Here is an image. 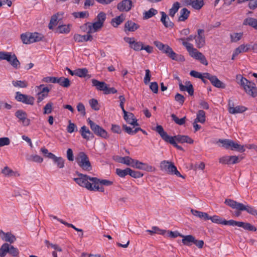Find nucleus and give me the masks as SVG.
Listing matches in <instances>:
<instances>
[{
	"label": "nucleus",
	"instance_id": "9",
	"mask_svg": "<svg viewBox=\"0 0 257 257\" xmlns=\"http://www.w3.org/2000/svg\"><path fill=\"white\" fill-rule=\"evenodd\" d=\"M218 142L222 144V147L226 149H230L233 151H237L242 153L245 151L244 146L236 143L234 141L228 139H219Z\"/></svg>",
	"mask_w": 257,
	"mask_h": 257
},
{
	"label": "nucleus",
	"instance_id": "26",
	"mask_svg": "<svg viewBox=\"0 0 257 257\" xmlns=\"http://www.w3.org/2000/svg\"><path fill=\"white\" fill-rule=\"evenodd\" d=\"M91 33H88L87 32V35H81L79 34H75L74 35V39L75 41L78 42H83L87 41H92L93 37L91 35Z\"/></svg>",
	"mask_w": 257,
	"mask_h": 257
},
{
	"label": "nucleus",
	"instance_id": "45",
	"mask_svg": "<svg viewBox=\"0 0 257 257\" xmlns=\"http://www.w3.org/2000/svg\"><path fill=\"white\" fill-rule=\"evenodd\" d=\"M180 7V3L179 2H176L174 3L172 7L169 10V15L171 17L173 18L176 13L178 12Z\"/></svg>",
	"mask_w": 257,
	"mask_h": 257
},
{
	"label": "nucleus",
	"instance_id": "42",
	"mask_svg": "<svg viewBox=\"0 0 257 257\" xmlns=\"http://www.w3.org/2000/svg\"><path fill=\"white\" fill-rule=\"evenodd\" d=\"M56 83H58L60 85L66 88L70 86V81L68 78L64 77H57Z\"/></svg>",
	"mask_w": 257,
	"mask_h": 257
},
{
	"label": "nucleus",
	"instance_id": "46",
	"mask_svg": "<svg viewBox=\"0 0 257 257\" xmlns=\"http://www.w3.org/2000/svg\"><path fill=\"white\" fill-rule=\"evenodd\" d=\"M122 128L126 133L130 135H134L140 130H142V128L140 127H136L135 130H133L131 127L127 126L126 124H123Z\"/></svg>",
	"mask_w": 257,
	"mask_h": 257
},
{
	"label": "nucleus",
	"instance_id": "6",
	"mask_svg": "<svg viewBox=\"0 0 257 257\" xmlns=\"http://www.w3.org/2000/svg\"><path fill=\"white\" fill-rule=\"evenodd\" d=\"M160 169L164 172L171 175H175L177 177L185 178L184 176L182 175L177 170L176 167L173 163L168 161H163L160 163Z\"/></svg>",
	"mask_w": 257,
	"mask_h": 257
},
{
	"label": "nucleus",
	"instance_id": "37",
	"mask_svg": "<svg viewBox=\"0 0 257 257\" xmlns=\"http://www.w3.org/2000/svg\"><path fill=\"white\" fill-rule=\"evenodd\" d=\"M125 20V16L123 14H121L120 16L113 18L111 21V25L116 28L120 25Z\"/></svg>",
	"mask_w": 257,
	"mask_h": 257
},
{
	"label": "nucleus",
	"instance_id": "24",
	"mask_svg": "<svg viewBox=\"0 0 257 257\" xmlns=\"http://www.w3.org/2000/svg\"><path fill=\"white\" fill-rule=\"evenodd\" d=\"M161 22L166 28H173L174 24L164 12H161Z\"/></svg>",
	"mask_w": 257,
	"mask_h": 257
},
{
	"label": "nucleus",
	"instance_id": "60",
	"mask_svg": "<svg viewBox=\"0 0 257 257\" xmlns=\"http://www.w3.org/2000/svg\"><path fill=\"white\" fill-rule=\"evenodd\" d=\"M11 141L9 138L3 137L0 138V147L5 146H8L10 144Z\"/></svg>",
	"mask_w": 257,
	"mask_h": 257
},
{
	"label": "nucleus",
	"instance_id": "47",
	"mask_svg": "<svg viewBox=\"0 0 257 257\" xmlns=\"http://www.w3.org/2000/svg\"><path fill=\"white\" fill-rule=\"evenodd\" d=\"M70 25H62L61 26H59L57 28L56 32L60 34L69 33L70 31Z\"/></svg>",
	"mask_w": 257,
	"mask_h": 257
},
{
	"label": "nucleus",
	"instance_id": "28",
	"mask_svg": "<svg viewBox=\"0 0 257 257\" xmlns=\"http://www.w3.org/2000/svg\"><path fill=\"white\" fill-rule=\"evenodd\" d=\"M140 28V25L133 22L132 21H127L124 25V31L129 32H135Z\"/></svg>",
	"mask_w": 257,
	"mask_h": 257
},
{
	"label": "nucleus",
	"instance_id": "17",
	"mask_svg": "<svg viewBox=\"0 0 257 257\" xmlns=\"http://www.w3.org/2000/svg\"><path fill=\"white\" fill-rule=\"evenodd\" d=\"M240 159L236 156H223L219 159V162L222 164H234L238 163Z\"/></svg>",
	"mask_w": 257,
	"mask_h": 257
},
{
	"label": "nucleus",
	"instance_id": "20",
	"mask_svg": "<svg viewBox=\"0 0 257 257\" xmlns=\"http://www.w3.org/2000/svg\"><path fill=\"white\" fill-rule=\"evenodd\" d=\"M132 167L136 168L138 169L147 171L148 172L152 171L153 167L148 164L144 163L137 160L134 159V162L132 165Z\"/></svg>",
	"mask_w": 257,
	"mask_h": 257
},
{
	"label": "nucleus",
	"instance_id": "59",
	"mask_svg": "<svg viewBox=\"0 0 257 257\" xmlns=\"http://www.w3.org/2000/svg\"><path fill=\"white\" fill-rule=\"evenodd\" d=\"M67 131L69 133H72L77 131V126L74 123L71 122V120L69 121V124L67 127Z\"/></svg>",
	"mask_w": 257,
	"mask_h": 257
},
{
	"label": "nucleus",
	"instance_id": "5",
	"mask_svg": "<svg viewBox=\"0 0 257 257\" xmlns=\"http://www.w3.org/2000/svg\"><path fill=\"white\" fill-rule=\"evenodd\" d=\"M239 84L243 87L247 94L255 97L257 96V88L253 82L248 81L245 78L240 76Z\"/></svg>",
	"mask_w": 257,
	"mask_h": 257
},
{
	"label": "nucleus",
	"instance_id": "1",
	"mask_svg": "<svg viewBox=\"0 0 257 257\" xmlns=\"http://www.w3.org/2000/svg\"><path fill=\"white\" fill-rule=\"evenodd\" d=\"M78 177L74 178V180L79 186L84 187L91 191L104 192L103 186H109L113 182L105 179H100L96 177H91L81 173L78 174Z\"/></svg>",
	"mask_w": 257,
	"mask_h": 257
},
{
	"label": "nucleus",
	"instance_id": "56",
	"mask_svg": "<svg viewBox=\"0 0 257 257\" xmlns=\"http://www.w3.org/2000/svg\"><path fill=\"white\" fill-rule=\"evenodd\" d=\"M43 86H44L43 84H41V85L36 87V88L37 89V90H39V91L38 93H40V94H44L48 95V93L50 91V89L47 87L42 88V87H43Z\"/></svg>",
	"mask_w": 257,
	"mask_h": 257
},
{
	"label": "nucleus",
	"instance_id": "51",
	"mask_svg": "<svg viewBox=\"0 0 257 257\" xmlns=\"http://www.w3.org/2000/svg\"><path fill=\"white\" fill-rule=\"evenodd\" d=\"M106 18V15L104 12H100L97 16L96 19V22L101 24L102 26H103V24L104 21H105Z\"/></svg>",
	"mask_w": 257,
	"mask_h": 257
},
{
	"label": "nucleus",
	"instance_id": "13",
	"mask_svg": "<svg viewBox=\"0 0 257 257\" xmlns=\"http://www.w3.org/2000/svg\"><path fill=\"white\" fill-rule=\"evenodd\" d=\"M15 99L19 102L29 105H33L35 101L34 97L22 94L19 91L16 93Z\"/></svg>",
	"mask_w": 257,
	"mask_h": 257
},
{
	"label": "nucleus",
	"instance_id": "12",
	"mask_svg": "<svg viewBox=\"0 0 257 257\" xmlns=\"http://www.w3.org/2000/svg\"><path fill=\"white\" fill-rule=\"evenodd\" d=\"M87 121L90 125V128L96 135L104 139H106L108 137L107 132L100 126L96 124L90 118L87 119Z\"/></svg>",
	"mask_w": 257,
	"mask_h": 257
},
{
	"label": "nucleus",
	"instance_id": "35",
	"mask_svg": "<svg viewBox=\"0 0 257 257\" xmlns=\"http://www.w3.org/2000/svg\"><path fill=\"white\" fill-rule=\"evenodd\" d=\"M62 15L63 14L58 13L52 16L48 26L49 29L52 30L54 26H56L58 24V21L61 19V18L59 19V16Z\"/></svg>",
	"mask_w": 257,
	"mask_h": 257
},
{
	"label": "nucleus",
	"instance_id": "4",
	"mask_svg": "<svg viewBox=\"0 0 257 257\" xmlns=\"http://www.w3.org/2000/svg\"><path fill=\"white\" fill-rule=\"evenodd\" d=\"M224 203L232 209L239 211H246L251 215H257V210L252 206L245 205L230 199H225Z\"/></svg>",
	"mask_w": 257,
	"mask_h": 257
},
{
	"label": "nucleus",
	"instance_id": "34",
	"mask_svg": "<svg viewBox=\"0 0 257 257\" xmlns=\"http://www.w3.org/2000/svg\"><path fill=\"white\" fill-rule=\"evenodd\" d=\"M249 46L241 45L238 47L236 48L233 53L231 59L234 60L235 57H236L239 54L248 51L249 49Z\"/></svg>",
	"mask_w": 257,
	"mask_h": 257
},
{
	"label": "nucleus",
	"instance_id": "11",
	"mask_svg": "<svg viewBox=\"0 0 257 257\" xmlns=\"http://www.w3.org/2000/svg\"><path fill=\"white\" fill-rule=\"evenodd\" d=\"M78 165L84 170L90 171L91 170V166L89 161L88 157L84 152L79 153L78 157L76 159Z\"/></svg>",
	"mask_w": 257,
	"mask_h": 257
},
{
	"label": "nucleus",
	"instance_id": "49",
	"mask_svg": "<svg viewBox=\"0 0 257 257\" xmlns=\"http://www.w3.org/2000/svg\"><path fill=\"white\" fill-rule=\"evenodd\" d=\"M158 13L157 10L154 8H151L149 11H146L143 13V17L144 19H148L153 16L156 15Z\"/></svg>",
	"mask_w": 257,
	"mask_h": 257
},
{
	"label": "nucleus",
	"instance_id": "36",
	"mask_svg": "<svg viewBox=\"0 0 257 257\" xmlns=\"http://www.w3.org/2000/svg\"><path fill=\"white\" fill-rule=\"evenodd\" d=\"M182 242L185 245L191 246L194 241L195 237L192 235H184L182 234Z\"/></svg>",
	"mask_w": 257,
	"mask_h": 257
},
{
	"label": "nucleus",
	"instance_id": "15",
	"mask_svg": "<svg viewBox=\"0 0 257 257\" xmlns=\"http://www.w3.org/2000/svg\"><path fill=\"white\" fill-rule=\"evenodd\" d=\"M204 77L209 80L214 86L219 88H225V84L220 81L216 76L212 75L209 73H204Z\"/></svg>",
	"mask_w": 257,
	"mask_h": 257
},
{
	"label": "nucleus",
	"instance_id": "54",
	"mask_svg": "<svg viewBox=\"0 0 257 257\" xmlns=\"http://www.w3.org/2000/svg\"><path fill=\"white\" fill-rule=\"evenodd\" d=\"M128 175L134 178H139L143 176V174L141 172L136 171L129 168L128 170Z\"/></svg>",
	"mask_w": 257,
	"mask_h": 257
},
{
	"label": "nucleus",
	"instance_id": "63",
	"mask_svg": "<svg viewBox=\"0 0 257 257\" xmlns=\"http://www.w3.org/2000/svg\"><path fill=\"white\" fill-rule=\"evenodd\" d=\"M89 104L92 109L95 110H98L99 109V107L98 106V101L95 99H91L89 100Z\"/></svg>",
	"mask_w": 257,
	"mask_h": 257
},
{
	"label": "nucleus",
	"instance_id": "33",
	"mask_svg": "<svg viewBox=\"0 0 257 257\" xmlns=\"http://www.w3.org/2000/svg\"><path fill=\"white\" fill-rule=\"evenodd\" d=\"M167 56L170 58L172 59L173 60L177 61H184V58L183 56L181 55H178L174 52L173 49L171 48L168 53H167Z\"/></svg>",
	"mask_w": 257,
	"mask_h": 257
},
{
	"label": "nucleus",
	"instance_id": "16",
	"mask_svg": "<svg viewBox=\"0 0 257 257\" xmlns=\"http://www.w3.org/2000/svg\"><path fill=\"white\" fill-rule=\"evenodd\" d=\"M204 31L203 29H198L197 34L195 38L196 46L200 49L203 47L205 45V37L204 34Z\"/></svg>",
	"mask_w": 257,
	"mask_h": 257
},
{
	"label": "nucleus",
	"instance_id": "7",
	"mask_svg": "<svg viewBox=\"0 0 257 257\" xmlns=\"http://www.w3.org/2000/svg\"><path fill=\"white\" fill-rule=\"evenodd\" d=\"M3 60H7L15 69L20 67L21 63L14 53L4 51L0 52V61Z\"/></svg>",
	"mask_w": 257,
	"mask_h": 257
},
{
	"label": "nucleus",
	"instance_id": "41",
	"mask_svg": "<svg viewBox=\"0 0 257 257\" xmlns=\"http://www.w3.org/2000/svg\"><path fill=\"white\" fill-rule=\"evenodd\" d=\"M191 212L193 215L200 219H203L205 220H209V215L207 213L199 211L193 209L191 210Z\"/></svg>",
	"mask_w": 257,
	"mask_h": 257
},
{
	"label": "nucleus",
	"instance_id": "14",
	"mask_svg": "<svg viewBox=\"0 0 257 257\" xmlns=\"http://www.w3.org/2000/svg\"><path fill=\"white\" fill-rule=\"evenodd\" d=\"M124 40L130 45V47L135 51H139L142 50L143 43L140 41H136L134 37H124Z\"/></svg>",
	"mask_w": 257,
	"mask_h": 257
},
{
	"label": "nucleus",
	"instance_id": "22",
	"mask_svg": "<svg viewBox=\"0 0 257 257\" xmlns=\"http://www.w3.org/2000/svg\"><path fill=\"white\" fill-rule=\"evenodd\" d=\"M48 158L53 160L54 163L59 169L63 168L65 166V160L61 157H57L53 154H49Z\"/></svg>",
	"mask_w": 257,
	"mask_h": 257
},
{
	"label": "nucleus",
	"instance_id": "52",
	"mask_svg": "<svg viewBox=\"0 0 257 257\" xmlns=\"http://www.w3.org/2000/svg\"><path fill=\"white\" fill-rule=\"evenodd\" d=\"M12 84L15 87L26 88L28 86V83L26 81H13Z\"/></svg>",
	"mask_w": 257,
	"mask_h": 257
},
{
	"label": "nucleus",
	"instance_id": "30",
	"mask_svg": "<svg viewBox=\"0 0 257 257\" xmlns=\"http://www.w3.org/2000/svg\"><path fill=\"white\" fill-rule=\"evenodd\" d=\"M155 131L160 135L163 140L167 142L172 136H169L167 133L164 131L163 127L160 125H158L156 126Z\"/></svg>",
	"mask_w": 257,
	"mask_h": 257
},
{
	"label": "nucleus",
	"instance_id": "39",
	"mask_svg": "<svg viewBox=\"0 0 257 257\" xmlns=\"http://www.w3.org/2000/svg\"><path fill=\"white\" fill-rule=\"evenodd\" d=\"M243 25H248L257 30V20L253 18L248 17L244 20Z\"/></svg>",
	"mask_w": 257,
	"mask_h": 257
},
{
	"label": "nucleus",
	"instance_id": "23",
	"mask_svg": "<svg viewBox=\"0 0 257 257\" xmlns=\"http://www.w3.org/2000/svg\"><path fill=\"white\" fill-rule=\"evenodd\" d=\"M123 113L124 114V119L128 123L133 125L134 126L139 125L137 119L135 118L133 113H128L126 111H123Z\"/></svg>",
	"mask_w": 257,
	"mask_h": 257
},
{
	"label": "nucleus",
	"instance_id": "50",
	"mask_svg": "<svg viewBox=\"0 0 257 257\" xmlns=\"http://www.w3.org/2000/svg\"><path fill=\"white\" fill-rule=\"evenodd\" d=\"M204 5L203 0H193L191 6L195 10H200Z\"/></svg>",
	"mask_w": 257,
	"mask_h": 257
},
{
	"label": "nucleus",
	"instance_id": "8",
	"mask_svg": "<svg viewBox=\"0 0 257 257\" xmlns=\"http://www.w3.org/2000/svg\"><path fill=\"white\" fill-rule=\"evenodd\" d=\"M43 37L42 34L36 32L22 34L21 36L23 43L25 44H29L40 41L42 40Z\"/></svg>",
	"mask_w": 257,
	"mask_h": 257
},
{
	"label": "nucleus",
	"instance_id": "31",
	"mask_svg": "<svg viewBox=\"0 0 257 257\" xmlns=\"http://www.w3.org/2000/svg\"><path fill=\"white\" fill-rule=\"evenodd\" d=\"M154 44L159 50L166 54L169 53V51L171 48L168 45H165L162 42L158 41H154Z\"/></svg>",
	"mask_w": 257,
	"mask_h": 257
},
{
	"label": "nucleus",
	"instance_id": "48",
	"mask_svg": "<svg viewBox=\"0 0 257 257\" xmlns=\"http://www.w3.org/2000/svg\"><path fill=\"white\" fill-rule=\"evenodd\" d=\"M196 122L204 123L205 121V112L202 110H199L197 113L196 118L194 120Z\"/></svg>",
	"mask_w": 257,
	"mask_h": 257
},
{
	"label": "nucleus",
	"instance_id": "29",
	"mask_svg": "<svg viewBox=\"0 0 257 257\" xmlns=\"http://www.w3.org/2000/svg\"><path fill=\"white\" fill-rule=\"evenodd\" d=\"M75 75L81 78H87L89 79L91 77V75L88 74L87 69L79 68L75 70Z\"/></svg>",
	"mask_w": 257,
	"mask_h": 257
},
{
	"label": "nucleus",
	"instance_id": "64",
	"mask_svg": "<svg viewBox=\"0 0 257 257\" xmlns=\"http://www.w3.org/2000/svg\"><path fill=\"white\" fill-rule=\"evenodd\" d=\"M175 99L176 101L182 105L185 100V97L181 94L177 93L175 96Z\"/></svg>",
	"mask_w": 257,
	"mask_h": 257
},
{
	"label": "nucleus",
	"instance_id": "40",
	"mask_svg": "<svg viewBox=\"0 0 257 257\" xmlns=\"http://www.w3.org/2000/svg\"><path fill=\"white\" fill-rule=\"evenodd\" d=\"M117 161L119 163L124 164L127 166H130L132 167V165L133 164V162H134V159H133L132 158L128 156H126L124 157H118Z\"/></svg>",
	"mask_w": 257,
	"mask_h": 257
},
{
	"label": "nucleus",
	"instance_id": "19",
	"mask_svg": "<svg viewBox=\"0 0 257 257\" xmlns=\"http://www.w3.org/2000/svg\"><path fill=\"white\" fill-rule=\"evenodd\" d=\"M133 7L131 0H122L117 5V9L120 12H128Z\"/></svg>",
	"mask_w": 257,
	"mask_h": 257
},
{
	"label": "nucleus",
	"instance_id": "25",
	"mask_svg": "<svg viewBox=\"0 0 257 257\" xmlns=\"http://www.w3.org/2000/svg\"><path fill=\"white\" fill-rule=\"evenodd\" d=\"M79 132L82 137L87 141L94 138L93 134L90 131L85 125L82 126L80 129Z\"/></svg>",
	"mask_w": 257,
	"mask_h": 257
},
{
	"label": "nucleus",
	"instance_id": "61",
	"mask_svg": "<svg viewBox=\"0 0 257 257\" xmlns=\"http://www.w3.org/2000/svg\"><path fill=\"white\" fill-rule=\"evenodd\" d=\"M167 143H169L170 144L172 145L174 147H175L177 149L181 150V151H184V149L181 146L176 143V141L174 140V138H173L172 137L167 142Z\"/></svg>",
	"mask_w": 257,
	"mask_h": 257
},
{
	"label": "nucleus",
	"instance_id": "10",
	"mask_svg": "<svg viewBox=\"0 0 257 257\" xmlns=\"http://www.w3.org/2000/svg\"><path fill=\"white\" fill-rule=\"evenodd\" d=\"M7 253H9L13 256L16 257L19 255V251L17 248L10 244L5 243L0 248V256L5 257Z\"/></svg>",
	"mask_w": 257,
	"mask_h": 257
},
{
	"label": "nucleus",
	"instance_id": "21",
	"mask_svg": "<svg viewBox=\"0 0 257 257\" xmlns=\"http://www.w3.org/2000/svg\"><path fill=\"white\" fill-rule=\"evenodd\" d=\"M228 111L230 113L235 114L238 113H242L246 110V108L242 106H237L234 107L233 102L229 100L228 101Z\"/></svg>",
	"mask_w": 257,
	"mask_h": 257
},
{
	"label": "nucleus",
	"instance_id": "58",
	"mask_svg": "<svg viewBox=\"0 0 257 257\" xmlns=\"http://www.w3.org/2000/svg\"><path fill=\"white\" fill-rule=\"evenodd\" d=\"M73 15L75 18H84L88 17L89 14L87 12H74L73 13Z\"/></svg>",
	"mask_w": 257,
	"mask_h": 257
},
{
	"label": "nucleus",
	"instance_id": "62",
	"mask_svg": "<svg viewBox=\"0 0 257 257\" xmlns=\"http://www.w3.org/2000/svg\"><path fill=\"white\" fill-rule=\"evenodd\" d=\"M2 173L6 176H11L14 175V172L8 167H5L2 171Z\"/></svg>",
	"mask_w": 257,
	"mask_h": 257
},
{
	"label": "nucleus",
	"instance_id": "3",
	"mask_svg": "<svg viewBox=\"0 0 257 257\" xmlns=\"http://www.w3.org/2000/svg\"><path fill=\"white\" fill-rule=\"evenodd\" d=\"M178 40L182 41V45L186 47L191 57L200 61L202 64L205 66L208 65V62L204 55L199 52L196 49L193 48L192 44L184 41L185 38H180Z\"/></svg>",
	"mask_w": 257,
	"mask_h": 257
},
{
	"label": "nucleus",
	"instance_id": "53",
	"mask_svg": "<svg viewBox=\"0 0 257 257\" xmlns=\"http://www.w3.org/2000/svg\"><path fill=\"white\" fill-rule=\"evenodd\" d=\"M53 103L51 101L48 102L44 107L43 113L50 114L53 110Z\"/></svg>",
	"mask_w": 257,
	"mask_h": 257
},
{
	"label": "nucleus",
	"instance_id": "44",
	"mask_svg": "<svg viewBox=\"0 0 257 257\" xmlns=\"http://www.w3.org/2000/svg\"><path fill=\"white\" fill-rule=\"evenodd\" d=\"M1 237L3 240H5L7 242H9L10 243H12L16 240V237L15 236L9 232L5 234L4 236H2Z\"/></svg>",
	"mask_w": 257,
	"mask_h": 257
},
{
	"label": "nucleus",
	"instance_id": "55",
	"mask_svg": "<svg viewBox=\"0 0 257 257\" xmlns=\"http://www.w3.org/2000/svg\"><path fill=\"white\" fill-rule=\"evenodd\" d=\"M128 169H129V168H127L124 170L117 168L116 169V173L120 177L123 178V177H124L127 175H128Z\"/></svg>",
	"mask_w": 257,
	"mask_h": 257
},
{
	"label": "nucleus",
	"instance_id": "38",
	"mask_svg": "<svg viewBox=\"0 0 257 257\" xmlns=\"http://www.w3.org/2000/svg\"><path fill=\"white\" fill-rule=\"evenodd\" d=\"M190 12L187 8H183L180 11V16L178 18L179 22H184L188 19Z\"/></svg>",
	"mask_w": 257,
	"mask_h": 257
},
{
	"label": "nucleus",
	"instance_id": "27",
	"mask_svg": "<svg viewBox=\"0 0 257 257\" xmlns=\"http://www.w3.org/2000/svg\"><path fill=\"white\" fill-rule=\"evenodd\" d=\"M174 140L175 141L178 142L179 143H188L189 144H192L193 143L194 141L190 137L188 136L185 135H177L174 137Z\"/></svg>",
	"mask_w": 257,
	"mask_h": 257
},
{
	"label": "nucleus",
	"instance_id": "32",
	"mask_svg": "<svg viewBox=\"0 0 257 257\" xmlns=\"http://www.w3.org/2000/svg\"><path fill=\"white\" fill-rule=\"evenodd\" d=\"M91 81L92 86L95 87L98 90L104 91L106 89V84L104 82L99 81L95 79H92Z\"/></svg>",
	"mask_w": 257,
	"mask_h": 257
},
{
	"label": "nucleus",
	"instance_id": "18",
	"mask_svg": "<svg viewBox=\"0 0 257 257\" xmlns=\"http://www.w3.org/2000/svg\"><path fill=\"white\" fill-rule=\"evenodd\" d=\"M15 115L24 126L29 125L30 120L27 118V114L25 111L22 110H18L16 112Z\"/></svg>",
	"mask_w": 257,
	"mask_h": 257
},
{
	"label": "nucleus",
	"instance_id": "57",
	"mask_svg": "<svg viewBox=\"0 0 257 257\" xmlns=\"http://www.w3.org/2000/svg\"><path fill=\"white\" fill-rule=\"evenodd\" d=\"M242 33H236L232 35H230V38L232 42H236L238 41L242 36Z\"/></svg>",
	"mask_w": 257,
	"mask_h": 257
},
{
	"label": "nucleus",
	"instance_id": "43",
	"mask_svg": "<svg viewBox=\"0 0 257 257\" xmlns=\"http://www.w3.org/2000/svg\"><path fill=\"white\" fill-rule=\"evenodd\" d=\"M102 27L103 26L101 25V24H100L96 21L93 23H90L91 28H90V31L88 32V33L96 32L100 30Z\"/></svg>",
	"mask_w": 257,
	"mask_h": 257
},
{
	"label": "nucleus",
	"instance_id": "2",
	"mask_svg": "<svg viewBox=\"0 0 257 257\" xmlns=\"http://www.w3.org/2000/svg\"><path fill=\"white\" fill-rule=\"evenodd\" d=\"M209 219L211 220L212 222L217 224H221L226 225H228L230 226H237L238 227H242L245 230L249 231H255L256 230L255 227L251 225L250 223L247 222L236 221L233 220H226L217 215L209 216Z\"/></svg>",
	"mask_w": 257,
	"mask_h": 257
}]
</instances>
